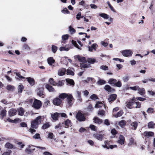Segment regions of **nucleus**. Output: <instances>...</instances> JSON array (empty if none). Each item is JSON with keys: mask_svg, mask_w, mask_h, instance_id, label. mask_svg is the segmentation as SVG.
Returning a JSON list of instances; mask_svg holds the SVG:
<instances>
[{"mask_svg": "<svg viewBox=\"0 0 155 155\" xmlns=\"http://www.w3.org/2000/svg\"><path fill=\"white\" fill-rule=\"evenodd\" d=\"M70 48H66V47H61L60 48L59 50L61 51H68L69 50Z\"/></svg>", "mask_w": 155, "mask_h": 155, "instance_id": "nucleus-43", "label": "nucleus"}, {"mask_svg": "<svg viewBox=\"0 0 155 155\" xmlns=\"http://www.w3.org/2000/svg\"><path fill=\"white\" fill-rule=\"evenodd\" d=\"M41 105L40 101L35 99L33 103L32 107L36 109H38L41 107Z\"/></svg>", "mask_w": 155, "mask_h": 155, "instance_id": "nucleus-4", "label": "nucleus"}, {"mask_svg": "<svg viewBox=\"0 0 155 155\" xmlns=\"http://www.w3.org/2000/svg\"><path fill=\"white\" fill-rule=\"evenodd\" d=\"M138 91V93L141 95H143L145 93V90L143 88H140L139 87V89Z\"/></svg>", "mask_w": 155, "mask_h": 155, "instance_id": "nucleus-34", "label": "nucleus"}, {"mask_svg": "<svg viewBox=\"0 0 155 155\" xmlns=\"http://www.w3.org/2000/svg\"><path fill=\"white\" fill-rule=\"evenodd\" d=\"M63 124V123H59L58 125L55 126V128L56 129H57L58 128L61 129L62 128Z\"/></svg>", "mask_w": 155, "mask_h": 155, "instance_id": "nucleus-48", "label": "nucleus"}, {"mask_svg": "<svg viewBox=\"0 0 155 155\" xmlns=\"http://www.w3.org/2000/svg\"><path fill=\"white\" fill-rule=\"evenodd\" d=\"M51 49L52 52L54 53L57 50V46L54 45H52Z\"/></svg>", "mask_w": 155, "mask_h": 155, "instance_id": "nucleus-56", "label": "nucleus"}, {"mask_svg": "<svg viewBox=\"0 0 155 155\" xmlns=\"http://www.w3.org/2000/svg\"><path fill=\"white\" fill-rule=\"evenodd\" d=\"M117 81L116 79L112 78L109 79L107 83L110 85L114 86Z\"/></svg>", "mask_w": 155, "mask_h": 155, "instance_id": "nucleus-23", "label": "nucleus"}, {"mask_svg": "<svg viewBox=\"0 0 155 155\" xmlns=\"http://www.w3.org/2000/svg\"><path fill=\"white\" fill-rule=\"evenodd\" d=\"M43 116H39L37 117L33 121H32L31 123V127L29 129V131L32 134L35 132L36 130L34 129H36L41 122V120L44 118Z\"/></svg>", "mask_w": 155, "mask_h": 155, "instance_id": "nucleus-2", "label": "nucleus"}, {"mask_svg": "<svg viewBox=\"0 0 155 155\" xmlns=\"http://www.w3.org/2000/svg\"><path fill=\"white\" fill-rule=\"evenodd\" d=\"M61 12L64 14L67 13L68 14H70V12L66 8H64L61 11Z\"/></svg>", "mask_w": 155, "mask_h": 155, "instance_id": "nucleus-55", "label": "nucleus"}, {"mask_svg": "<svg viewBox=\"0 0 155 155\" xmlns=\"http://www.w3.org/2000/svg\"><path fill=\"white\" fill-rule=\"evenodd\" d=\"M102 102H99V101L97 102L96 104L95 105V107L98 108V107H101L103 105Z\"/></svg>", "mask_w": 155, "mask_h": 155, "instance_id": "nucleus-45", "label": "nucleus"}, {"mask_svg": "<svg viewBox=\"0 0 155 155\" xmlns=\"http://www.w3.org/2000/svg\"><path fill=\"white\" fill-rule=\"evenodd\" d=\"M32 147H33V146H32ZM28 148H26L25 150V152L28 153H30L33 150H34L35 149H32L31 148V146L30 145L28 146Z\"/></svg>", "mask_w": 155, "mask_h": 155, "instance_id": "nucleus-28", "label": "nucleus"}, {"mask_svg": "<svg viewBox=\"0 0 155 155\" xmlns=\"http://www.w3.org/2000/svg\"><path fill=\"white\" fill-rule=\"evenodd\" d=\"M129 77L128 76H125L122 78V79L124 82H127L129 79Z\"/></svg>", "mask_w": 155, "mask_h": 155, "instance_id": "nucleus-60", "label": "nucleus"}, {"mask_svg": "<svg viewBox=\"0 0 155 155\" xmlns=\"http://www.w3.org/2000/svg\"><path fill=\"white\" fill-rule=\"evenodd\" d=\"M48 137L50 139H53L54 137V136L52 133H49L48 134Z\"/></svg>", "mask_w": 155, "mask_h": 155, "instance_id": "nucleus-58", "label": "nucleus"}, {"mask_svg": "<svg viewBox=\"0 0 155 155\" xmlns=\"http://www.w3.org/2000/svg\"><path fill=\"white\" fill-rule=\"evenodd\" d=\"M6 111L5 110H3L1 111L0 117L2 119H3L4 116L6 115Z\"/></svg>", "mask_w": 155, "mask_h": 155, "instance_id": "nucleus-32", "label": "nucleus"}, {"mask_svg": "<svg viewBox=\"0 0 155 155\" xmlns=\"http://www.w3.org/2000/svg\"><path fill=\"white\" fill-rule=\"evenodd\" d=\"M97 83L98 85H102L106 84V82L104 80H100L97 82Z\"/></svg>", "mask_w": 155, "mask_h": 155, "instance_id": "nucleus-39", "label": "nucleus"}, {"mask_svg": "<svg viewBox=\"0 0 155 155\" xmlns=\"http://www.w3.org/2000/svg\"><path fill=\"white\" fill-rule=\"evenodd\" d=\"M64 127L65 128H68L69 127L71 126V122L69 119H67L64 122Z\"/></svg>", "mask_w": 155, "mask_h": 155, "instance_id": "nucleus-20", "label": "nucleus"}, {"mask_svg": "<svg viewBox=\"0 0 155 155\" xmlns=\"http://www.w3.org/2000/svg\"><path fill=\"white\" fill-rule=\"evenodd\" d=\"M155 124L152 121L148 123V126L149 128H153Z\"/></svg>", "mask_w": 155, "mask_h": 155, "instance_id": "nucleus-50", "label": "nucleus"}, {"mask_svg": "<svg viewBox=\"0 0 155 155\" xmlns=\"http://www.w3.org/2000/svg\"><path fill=\"white\" fill-rule=\"evenodd\" d=\"M143 136L147 138L153 137L154 135V133L151 131H145L143 133Z\"/></svg>", "mask_w": 155, "mask_h": 155, "instance_id": "nucleus-11", "label": "nucleus"}, {"mask_svg": "<svg viewBox=\"0 0 155 155\" xmlns=\"http://www.w3.org/2000/svg\"><path fill=\"white\" fill-rule=\"evenodd\" d=\"M12 151L10 150H8V151L5 152L3 153L2 155H10Z\"/></svg>", "mask_w": 155, "mask_h": 155, "instance_id": "nucleus-62", "label": "nucleus"}, {"mask_svg": "<svg viewBox=\"0 0 155 155\" xmlns=\"http://www.w3.org/2000/svg\"><path fill=\"white\" fill-rule=\"evenodd\" d=\"M100 68L101 69H102L104 71L107 70H108V67L106 65H103L102 66H101L100 67Z\"/></svg>", "mask_w": 155, "mask_h": 155, "instance_id": "nucleus-53", "label": "nucleus"}, {"mask_svg": "<svg viewBox=\"0 0 155 155\" xmlns=\"http://www.w3.org/2000/svg\"><path fill=\"white\" fill-rule=\"evenodd\" d=\"M59 117V113L56 112L54 114H51V117L52 119L56 121L58 120V118Z\"/></svg>", "mask_w": 155, "mask_h": 155, "instance_id": "nucleus-15", "label": "nucleus"}, {"mask_svg": "<svg viewBox=\"0 0 155 155\" xmlns=\"http://www.w3.org/2000/svg\"><path fill=\"white\" fill-rule=\"evenodd\" d=\"M130 125L132 129L136 130L138 126V123L137 121H134Z\"/></svg>", "mask_w": 155, "mask_h": 155, "instance_id": "nucleus-26", "label": "nucleus"}, {"mask_svg": "<svg viewBox=\"0 0 155 155\" xmlns=\"http://www.w3.org/2000/svg\"><path fill=\"white\" fill-rule=\"evenodd\" d=\"M98 47V45L97 44H93L91 47H88V50L90 51H92L93 50H96L97 48Z\"/></svg>", "mask_w": 155, "mask_h": 155, "instance_id": "nucleus-19", "label": "nucleus"}, {"mask_svg": "<svg viewBox=\"0 0 155 155\" xmlns=\"http://www.w3.org/2000/svg\"><path fill=\"white\" fill-rule=\"evenodd\" d=\"M15 74H16V75L17 77L16 78L17 79H19V80H20V79L25 78L24 77L22 76L19 73H16Z\"/></svg>", "mask_w": 155, "mask_h": 155, "instance_id": "nucleus-49", "label": "nucleus"}, {"mask_svg": "<svg viewBox=\"0 0 155 155\" xmlns=\"http://www.w3.org/2000/svg\"><path fill=\"white\" fill-rule=\"evenodd\" d=\"M125 139L124 136L120 135L119 137L118 140H117V143L121 145L124 144Z\"/></svg>", "mask_w": 155, "mask_h": 155, "instance_id": "nucleus-14", "label": "nucleus"}, {"mask_svg": "<svg viewBox=\"0 0 155 155\" xmlns=\"http://www.w3.org/2000/svg\"><path fill=\"white\" fill-rule=\"evenodd\" d=\"M17 110L18 113V115L20 116H23L25 112L24 110L22 107L18 108Z\"/></svg>", "mask_w": 155, "mask_h": 155, "instance_id": "nucleus-27", "label": "nucleus"}, {"mask_svg": "<svg viewBox=\"0 0 155 155\" xmlns=\"http://www.w3.org/2000/svg\"><path fill=\"white\" fill-rule=\"evenodd\" d=\"M6 88L8 91H12L14 90L15 87L13 86L9 85L7 86Z\"/></svg>", "mask_w": 155, "mask_h": 155, "instance_id": "nucleus-40", "label": "nucleus"}, {"mask_svg": "<svg viewBox=\"0 0 155 155\" xmlns=\"http://www.w3.org/2000/svg\"><path fill=\"white\" fill-rule=\"evenodd\" d=\"M49 83L50 84H51L53 86H55V82L54 81L53 78H50L49 79Z\"/></svg>", "mask_w": 155, "mask_h": 155, "instance_id": "nucleus-52", "label": "nucleus"}, {"mask_svg": "<svg viewBox=\"0 0 155 155\" xmlns=\"http://www.w3.org/2000/svg\"><path fill=\"white\" fill-rule=\"evenodd\" d=\"M23 49L26 50H29L30 49V48L28 45L26 44H25L23 46Z\"/></svg>", "mask_w": 155, "mask_h": 155, "instance_id": "nucleus-61", "label": "nucleus"}, {"mask_svg": "<svg viewBox=\"0 0 155 155\" xmlns=\"http://www.w3.org/2000/svg\"><path fill=\"white\" fill-rule=\"evenodd\" d=\"M58 97H73L71 94L63 93L60 94Z\"/></svg>", "mask_w": 155, "mask_h": 155, "instance_id": "nucleus-29", "label": "nucleus"}, {"mask_svg": "<svg viewBox=\"0 0 155 155\" xmlns=\"http://www.w3.org/2000/svg\"><path fill=\"white\" fill-rule=\"evenodd\" d=\"M76 118L80 121H84L86 119L84 115L81 113L80 111H79L76 114Z\"/></svg>", "mask_w": 155, "mask_h": 155, "instance_id": "nucleus-3", "label": "nucleus"}, {"mask_svg": "<svg viewBox=\"0 0 155 155\" xmlns=\"http://www.w3.org/2000/svg\"><path fill=\"white\" fill-rule=\"evenodd\" d=\"M122 84L121 82L120 81H119L116 82L114 86H115L118 87H120L122 86Z\"/></svg>", "mask_w": 155, "mask_h": 155, "instance_id": "nucleus-41", "label": "nucleus"}, {"mask_svg": "<svg viewBox=\"0 0 155 155\" xmlns=\"http://www.w3.org/2000/svg\"><path fill=\"white\" fill-rule=\"evenodd\" d=\"M17 144L18 145V147H19L20 150H21L23 149L25 145L24 143L21 142H18Z\"/></svg>", "mask_w": 155, "mask_h": 155, "instance_id": "nucleus-37", "label": "nucleus"}, {"mask_svg": "<svg viewBox=\"0 0 155 155\" xmlns=\"http://www.w3.org/2000/svg\"><path fill=\"white\" fill-rule=\"evenodd\" d=\"M23 88L24 87L22 85H19L18 87V93H21Z\"/></svg>", "mask_w": 155, "mask_h": 155, "instance_id": "nucleus-47", "label": "nucleus"}, {"mask_svg": "<svg viewBox=\"0 0 155 155\" xmlns=\"http://www.w3.org/2000/svg\"><path fill=\"white\" fill-rule=\"evenodd\" d=\"M68 31L71 34H74L76 32L75 30L71 26H70L68 28Z\"/></svg>", "mask_w": 155, "mask_h": 155, "instance_id": "nucleus-31", "label": "nucleus"}, {"mask_svg": "<svg viewBox=\"0 0 155 155\" xmlns=\"http://www.w3.org/2000/svg\"><path fill=\"white\" fill-rule=\"evenodd\" d=\"M63 83L62 81H58L57 82H55V86H62L63 85Z\"/></svg>", "mask_w": 155, "mask_h": 155, "instance_id": "nucleus-44", "label": "nucleus"}, {"mask_svg": "<svg viewBox=\"0 0 155 155\" xmlns=\"http://www.w3.org/2000/svg\"><path fill=\"white\" fill-rule=\"evenodd\" d=\"M131 90L133 91H138L139 89V87L137 85L134 87H130L129 88Z\"/></svg>", "mask_w": 155, "mask_h": 155, "instance_id": "nucleus-42", "label": "nucleus"}, {"mask_svg": "<svg viewBox=\"0 0 155 155\" xmlns=\"http://www.w3.org/2000/svg\"><path fill=\"white\" fill-rule=\"evenodd\" d=\"M71 42H72V44L76 47L77 48H78V49H80V50H81V48L77 44V42H76L74 40H72V41H71Z\"/></svg>", "mask_w": 155, "mask_h": 155, "instance_id": "nucleus-38", "label": "nucleus"}, {"mask_svg": "<svg viewBox=\"0 0 155 155\" xmlns=\"http://www.w3.org/2000/svg\"><path fill=\"white\" fill-rule=\"evenodd\" d=\"M69 37V35L68 34L63 35L62 36V38L63 40L64 41L68 39Z\"/></svg>", "mask_w": 155, "mask_h": 155, "instance_id": "nucleus-54", "label": "nucleus"}, {"mask_svg": "<svg viewBox=\"0 0 155 155\" xmlns=\"http://www.w3.org/2000/svg\"><path fill=\"white\" fill-rule=\"evenodd\" d=\"M90 128L93 130L96 131L97 129L96 126L93 125H90Z\"/></svg>", "mask_w": 155, "mask_h": 155, "instance_id": "nucleus-59", "label": "nucleus"}, {"mask_svg": "<svg viewBox=\"0 0 155 155\" xmlns=\"http://www.w3.org/2000/svg\"><path fill=\"white\" fill-rule=\"evenodd\" d=\"M126 124L125 121L124 120H121L119 122V124L121 127L124 126Z\"/></svg>", "mask_w": 155, "mask_h": 155, "instance_id": "nucleus-51", "label": "nucleus"}, {"mask_svg": "<svg viewBox=\"0 0 155 155\" xmlns=\"http://www.w3.org/2000/svg\"><path fill=\"white\" fill-rule=\"evenodd\" d=\"M50 126L49 122L45 123L42 127V128L43 129H47Z\"/></svg>", "mask_w": 155, "mask_h": 155, "instance_id": "nucleus-36", "label": "nucleus"}, {"mask_svg": "<svg viewBox=\"0 0 155 155\" xmlns=\"http://www.w3.org/2000/svg\"><path fill=\"white\" fill-rule=\"evenodd\" d=\"M66 81L68 83L67 85L70 86H74V82L73 80L69 78H67L66 79Z\"/></svg>", "mask_w": 155, "mask_h": 155, "instance_id": "nucleus-21", "label": "nucleus"}, {"mask_svg": "<svg viewBox=\"0 0 155 155\" xmlns=\"http://www.w3.org/2000/svg\"><path fill=\"white\" fill-rule=\"evenodd\" d=\"M123 114V112L122 111H119L117 113V114L115 115V117H120V116H121Z\"/></svg>", "mask_w": 155, "mask_h": 155, "instance_id": "nucleus-57", "label": "nucleus"}, {"mask_svg": "<svg viewBox=\"0 0 155 155\" xmlns=\"http://www.w3.org/2000/svg\"><path fill=\"white\" fill-rule=\"evenodd\" d=\"M93 120L94 122L97 123L98 124H100L102 122L101 120L96 117H94Z\"/></svg>", "mask_w": 155, "mask_h": 155, "instance_id": "nucleus-30", "label": "nucleus"}, {"mask_svg": "<svg viewBox=\"0 0 155 155\" xmlns=\"http://www.w3.org/2000/svg\"><path fill=\"white\" fill-rule=\"evenodd\" d=\"M87 109L88 111H91L93 110V108L92 107V105L90 104L88 106Z\"/></svg>", "mask_w": 155, "mask_h": 155, "instance_id": "nucleus-64", "label": "nucleus"}, {"mask_svg": "<svg viewBox=\"0 0 155 155\" xmlns=\"http://www.w3.org/2000/svg\"><path fill=\"white\" fill-rule=\"evenodd\" d=\"M66 72V70L64 68H59L58 71V74L59 76H62L65 75Z\"/></svg>", "mask_w": 155, "mask_h": 155, "instance_id": "nucleus-7", "label": "nucleus"}, {"mask_svg": "<svg viewBox=\"0 0 155 155\" xmlns=\"http://www.w3.org/2000/svg\"><path fill=\"white\" fill-rule=\"evenodd\" d=\"M87 61L90 64H94L96 62V60L93 58H88Z\"/></svg>", "mask_w": 155, "mask_h": 155, "instance_id": "nucleus-35", "label": "nucleus"}, {"mask_svg": "<svg viewBox=\"0 0 155 155\" xmlns=\"http://www.w3.org/2000/svg\"><path fill=\"white\" fill-rule=\"evenodd\" d=\"M53 104L56 105H59L62 102L61 99L58 97H56L54 99L53 101Z\"/></svg>", "mask_w": 155, "mask_h": 155, "instance_id": "nucleus-12", "label": "nucleus"}, {"mask_svg": "<svg viewBox=\"0 0 155 155\" xmlns=\"http://www.w3.org/2000/svg\"><path fill=\"white\" fill-rule=\"evenodd\" d=\"M43 90V89L42 87L38 88L37 90L38 95L40 97L44 95Z\"/></svg>", "mask_w": 155, "mask_h": 155, "instance_id": "nucleus-18", "label": "nucleus"}, {"mask_svg": "<svg viewBox=\"0 0 155 155\" xmlns=\"http://www.w3.org/2000/svg\"><path fill=\"white\" fill-rule=\"evenodd\" d=\"M48 63L50 66H52V64L55 62V60L52 57H50L48 58L47 59Z\"/></svg>", "mask_w": 155, "mask_h": 155, "instance_id": "nucleus-22", "label": "nucleus"}, {"mask_svg": "<svg viewBox=\"0 0 155 155\" xmlns=\"http://www.w3.org/2000/svg\"><path fill=\"white\" fill-rule=\"evenodd\" d=\"M17 110L14 109H11L8 112L9 116L12 117L15 115L16 114Z\"/></svg>", "mask_w": 155, "mask_h": 155, "instance_id": "nucleus-16", "label": "nucleus"}, {"mask_svg": "<svg viewBox=\"0 0 155 155\" xmlns=\"http://www.w3.org/2000/svg\"><path fill=\"white\" fill-rule=\"evenodd\" d=\"M104 134L101 133H96L93 135L94 137L97 140L100 141H102L104 139Z\"/></svg>", "mask_w": 155, "mask_h": 155, "instance_id": "nucleus-6", "label": "nucleus"}, {"mask_svg": "<svg viewBox=\"0 0 155 155\" xmlns=\"http://www.w3.org/2000/svg\"><path fill=\"white\" fill-rule=\"evenodd\" d=\"M45 87L50 92H53L55 91V90L53 87L48 84H46L45 86Z\"/></svg>", "mask_w": 155, "mask_h": 155, "instance_id": "nucleus-24", "label": "nucleus"}, {"mask_svg": "<svg viewBox=\"0 0 155 155\" xmlns=\"http://www.w3.org/2000/svg\"><path fill=\"white\" fill-rule=\"evenodd\" d=\"M75 96L77 97H81V92L77 91L75 93Z\"/></svg>", "mask_w": 155, "mask_h": 155, "instance_id": "nucleus-63", "label": "nucleus"}, {"mask_svg": "<svg viewBox=\"0 0 155 155\" xmlns=\"http://www.w3.org/2000/svg\"><path fill=\"white\" fill-rule=\"evenodd\" d=\"M74 69L73 68H69L66 70V74L67 75H70L73 76L74 75Z\"/></svg>", "mask_w": 155, "mask_h": 155, "instance_id": "nucleus-13", "label": "nucleus"}, {"mask_svg": "<svg viewBox=\"0 0 155 155\" xmlns=\"http://www.w3.org/2000/svg\"><path fill=\"white\" fill-rule=\"evenodd\" d=\"M145 100V99L143 97H138L137 100L133 97V98L126 105V107L129 108L131 109L133 108H139L141 107V104L140 103L137 102V100H139L140 101H143Z\"/></svg>", "mask_w": 155, "mask_h": 155, "instance_id": "nucleus-1", "label": "nucleus"}, {"mask_svg": "<svg viewBox=\"0 0 155 155\" xmlns=\"http://www.w3.org/2000/svg\"><path fill=\"white\" fill-rule=\"evenodd\" d=\"M104 88L106 91L109 92L113 93L115 91V89L107 84L105 85Z\"/></svg>", "mask_w": 155, "mask_h": 155, "instance_id": "nucleus-8", "label": "nucleus"}, {"mask_svg": "<svg viewBox=\"0 0 155 155\" xmlns=\"http://www.w3.org/2000/svg\"><path fill=\"white\" fill-rule=\"evenodd\" d=\"M33 138L34 139H41L40 135L39 134H36L35 135L33 136Z\"/></svg>", "mask_w": 155, "mask_h": 155, "instance_id": "nucleus-46", "label": "nucleus"}, {"mask_svg": "<svg viewBox=\"0 0 155 155\" xmlns=\"http://www.w3.org/2000/svg\"><path fill=\"white\" fill-rule=\"evenodd\" d=\"M75 58H77L80 62L85 63L87 62V60L85 58L80 56L79 55H76L74 56Z\"/></svg>", "mask_w": 155, "mask_h": 155, "instance_id": "nucleus-10", "label": "nucleus"}, {"mask_svg": "<svg viewBox=\"0 0 155 155\" xmlns=\"http://www.w3.org/2000/svg\"><path fill=\"white\" fill-rule=\"evenodd\" d=\"M5 148L8 149H15L16 148V147L13 146L12 144L10 143H6L5 145Z\"/></svg>", "mask_w": 155, "mask_h": 155, "instance_id": "nucleus-25", "label": "nucleus"}, {"mask_svg": "<svg viewBox=\"0 0 155 155\" xmlns=\"http://www.w3.org/2000/svg\"><path fill=\"white\" fill-rule=\"evenodd\" d=\"M66 101H67V106L69 107L71 106L72 104L74 101V99L73 97H66Z\"/></svg>", "mask_w": 155, "mask_h": 155, "instance_id": "nucleus-9", "label": "nucleus"}, {"mask_svg": "<svg viewBox=\"0 0 155 155\" xmlns=\"http://www.w3.org/2000/svg\"><path fill=\"white\" fill-rule=\"evenodd\" d=\"M100 16L104 19H108L109 18V15L104 13H102L100 14Z\"/></svg>", "mask_w": 155, "mask_h": 155, "instance_id": "nucleus-33", "label": "nucleus"}, {"mask_svg": "<svg viewBox=\"0 0 155 155\" xmlns=\"http://www.w3.org/2000/svg\"><path fill=\"white\" fill-rule=\"evenodd\" d=\"M26 79L31 86H33L35 84V81L33 78L31 77H27Z\"/></svg>", "mask_w": 155, "mask_h": 155, "instance_id": "nucleus-17", "label": "nucleus"}, {"mask_svg": "<svg viewBox=\"0 0 155 155\" xmlns=\"http://www.w3.org/2000/svg\"><path fill=\"white\" fill-rule=\"evenodd\" d=\"M121 53L124 56L128 57L132 56L133 52L130 50H126L122 51Z\"/></svg>", "mask_w": 155, "mask_h": 155, "instance_id": "nucleus-5", "label": "nucleus"}]
</instances>
